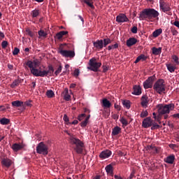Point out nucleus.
Listing matches in <instances>:
<instances>
[{"mask_svg":"<svg viewBox=\"0 0 179 179\" xmlns=\"http://www.w3.org/2000/svg\"><path fill=\"white\" fill-rule=\"evenodd\" d=\"M41 65V61L38 59H34V61H27V66H29L31 73L34 76H48L49 73H54L55 69L52 64L48 65V70H38V67Z\"/></svg>","mask_w":179,"mask_h":179,"instance_id":"1","label":"nucleus"},{"mask_svg":"<svg viewBox=\"0 0 179 179\" xmlns=\"http://www.w3.org/2000/svg\"><path fill=\"white\" fill-rule=\"evenodd\" d=\"M159 13L155 8H145L141 11L139 15L140 20H153V18H157L159 20Z\"/></svg>","mask_w":179,"mask_h":179,"instance_id":"2","label":"nucleus"},{"mask_svg":"<svg viewBox=\"0 0 179 179\" xmlns=\"http://www.w3.org/2000/svg\"><path fill=\"white\" fill-rule=\"evenodd\" d=\"M70 141L75 145L74 150H76V152L77 154H83L85 147L84 142H82V140H80V138H76V136H71Z\"/></svg>","mask_w":179,"mask_h":179,"instance_id":"3","label":"nucleus"},{"mask_svg":"<svg viewBox=\"0 0 179 179\" xmlns=\"http://www.w3.org/2000/svg\"><path fill=\"white\" fill-rule=\"evenodd\" d=\"M159 115H165V113H170L171 110H174V103H169L168 105L159 104L157 106Z\"/></svg>","mask_w":179,"mask_h":179,"instance_id":"4","label":"nucleus"},{"mask_svg":"<svg viewBox=\"0 0 179 179\" xmlns=\"http://www.w3.org/2000/svg\"><path fill=\"white\" fill-rule=\"evenodd\" d=\"M153 89L156 90V92H158V94H162V92H165L166 84L164 78H159V80L155 83Z\"/></svg>","mask_w":179,"mask_h":179,"instance_id":"5","label":"nucleus"},{"mask_svg":"<svg viewBox=\"0 0 179 179\" xmlns=\"http://www.w3.org/2000/svg\"><path fill=\"white\" fill-rule=\"evenodd\" d=\"M101 65L102 63H98L96 57H92V59H90L88 69H91L92 71H99Z\"/></svg>","mask_w":179,"mask_h":179,"instance_id":"6","label":"nucleus"},{"mask_svg":"<svg viewBox=\"0 0 179 179\" xmlns=\"http://www.w3.org/2000/svg\"><path fill=\"white\" fill-rule=\"evenodd\" d=\"M36 152L38 154H43V156H47V154L49 152L48 145L44 143V142H39L38 145H36Z\"/></svg>","mask_w":179,"mask_h":179,"instance_id":"7","label":"nucleus"},{"mask_svg":"<svg viewBox=\"0 0 179 179\" xmlns=\"http://www.w3.org/2000/svg\"><path fill=\"white\" fill-rule=\"evenodd\" d=\"M110 43H112V40H110V38H103V47H108V50H113L114 48H118L119 43H114V45H110Z\"/></svg>","mask_w":179,"mask_h":179,"instance_id":"8","label":"nucleus"},{"mask_svg":"<svg viewBox=\"0 0 179 179\" xmlns=\"http://www.w3.org/2000/svg\"><path fill=\"white\" fill-rule=\"evenodd\" d=\"M59 54L63 55V57H70L73 58L75 57L76 52L75 50H64V48H59Z\"/></svg>","mask_w":179,"mask_h":179,"instance_id":"9","label":"nucleus"},{"mask_svg":"<svg viewBox=\"0 0 179 179\" xmlns=\"http://www.w3.org/2000/svg\"><path fill=\"white\" fill-rule=\"evenodd\" d=\"M78 120H81L80 126L82 128H85L87 126L89 120L90 119V115H87L86 117V114H80L78 117Z\"/></svg>","mask_w":179,"mask_h":179,"instance_id":"10","label":"nucleus"},{"mask_svg":"<svg viewBox=\"0 0 179 179\" xmlns=\"http://www.w3.org/2000/svg\"><path fill=\"white\" fill-rule=\"evenodd\" d=\"M155 78V77H154V76H152V77H148V78H147V80L143 82L144 89H150L152 87Z\"/></svg>","mask_w":179,"mask_h":179,"instance_id":"11","label":"nucleus"},{"mask_svg":"<svg viewBox=\"0 0 179 179\" xmlns=\"http://www.w3.org/2000/svg\"><path fill=\"white\" fill-rule=\"evenodd\" d=\"M159 6H160V10H162V11L166 13V11H170L171 10V6L169 3H166L164 0H160L159 1Z\"/></svg>","mask_w":179,"mask_h":179,"instance_id":"12","label":"nucleus"},{"mask_svg":"<svg viewBox=\"0 0 179 179\" xmlns=\"http://www.w3.org/2000/svg\"><path fill=\"white\" fill-rule=\"evenodd\" d=\"M129 18L127 17V15L125 13H120L116 17V21L119 23H122V22H129Z\"/></svg>","mask_w":179,"mask_h":179,"instance_id":"13","label":"nucleus"},{"mask_svg":"<svg viewBox=\"0 0 179 179\" xmlns=\"http://www.w3.org/2000/svg\"><path fill=\"white\" fill-rule=\"evenodd\" d=\"M152 124H153L152 119H151V117H148V115L146 116V118L144 119V120L143 121V128H150V126L152 128Z\"/></svg>","mask_w":179,"mask_h":179,"instance_id":"14","label":"nucleus"},{"mask_svg":"<svg viewBox=\"0 0 179 179\" xmlns=\"http://www.w3.org/2000/svg\"><path fill=\"white\" fill-rule=\"evenodd\" d=\"M93 45L95 48L101 50L103 48V40H96V41H93Z\"/></svg>","mask_w":179,"mask_h":179,"instance_id":"15","label":"nucleus"},{"mask_svg":"<svg viewBox=\"0 0 179 179\" xmlns=\"http://www.w3.org/2000/svg\"><path fill=\"white\" fill-rule=\"evenodd\" d=\"M111 151H109V150H106V151H102L99 154V157H101V159H106V157H110L111 156Z\"/></svg>","mask_w":179,"mask_h":179,"instance_id":"16","label":"nucleus"},{"mask_svg":"<svg viewBox=\"0 0 179 179\" xmlns=\"http://www.w3.org/2000/svg\"><path fill=\"white\" fill-rule=\"evenodd\" d=\"M12 163V159H9V158H3L1 159V164H3V166H6V168L11 166Z\"/></svg>","mask_w":179,"mask_h":179,"instance_id":"17","label":"nucleus"},{"mask_svg":"<svg viewBox=\"0 0 179 179\" xmlns=\"http://www.w3.org/2000/svg\"><path fill=\"white\" fill-rule=\"evenodd\" d=\"M176 159L175 154H171L170 156H167L166 158L164 159L165 163H169L170 164H172L174 163V161Z\"/></svg>","mask_w":179,"mask_h":179,"instance_id":"18","label":"nucleus"},{"mask_svg":"<svg viewBox=\"0 0 179 179\" xmlns=\"http://www.w3.org/2000/svg\"><path fill=\"white\" fill-rule=\"evenodd\" d=\"M132 94L140 95L142 93L141 85H134Z\"/></svg>","mask_w":179,"mask_h":179,"instance_id":"19","label":"nucleus"},{"mask_svg":"<svg viewBox=\"0 0 179 179\" xmlns=\"http://www.w3.org/2000/svg\"><path fill=\"white\" fill-rule=\"evenodd\" d=\"M138 40L136 38H129V40H127V47H132L133 45H136Z\"/></svg>","mask_w":179,"mask_h":179,"instance_id":"20","label":"nucleus"},{"mask_svg":"<svg viewBox=\"0 0 179 179\" xmlns=\"http://www.w3.org/2000/svg\"><path fill=\"white\" fill-rule=\"evenodd\" d=\"M23 143H13L12 149L15 150V152H17V150H21V149H23Z\"/></svg>","mask_w":179,"mask_h":179,"instance_id":"21","label":"nucleus"},{"mask_svg":"<svg viewBox=\"0 0 179 179\" xmlns=\"http://www.w3.org/2000/svg\"><path fill=\"white\" fill-rule=\"evenodd\" d=\"M152 50L154 55H159V54H162V47H159L158 48L157 47H152Z\"/></svg>","mask_w":179,"mask_h":179,"instance_id":"22","label":"nucleus"},{"mask_svg":"<svg viewBox=\"0 0 179 179\" xmlns=\"http://www.w3.org/2000/svg\"><path fill=\"white\" fill-rule=\"evenodd\" d=\"M121 128L120 126H115V128L112 129V135L115 136L116 135H119L120 133H121Z\"/></svg>","mask_w":179,"mask_h":179,"instance_id":"23","label":"nucleus"},{"mask_svg":"<svg viewBox=\"0 0 179 179\" xmlns=\"http://www.w3.org/2000/svg\"><path fill=\"white\" fill-rule=\"evenodd\" d=\"M102 105L103 106H105L106 108H110L111 103L109 101V99L104 98L102 101Z\"/></svg>","mask_w":179,"mask_h":179,"instance_id":"24","label":"nucleus"},{"mask_svg":"<svg viewBox=\"0 0 179 179\" xmlns=\"http://www.w3.org/2000/svg\"><path fill=\"white\" fill-rule=\"evenodd\" d=\"M106 170L107 171V173H109V176H113V166L112 164H109V165H107L106 166Z\"/></svg>","mask_w":179,"mask_h":179,"instance_id":"25","label":"nucleus"},{"mask_svg":"<svg viewBox=\"0 0 179 179\" xmlns=\"http://www.w3.org/2000/svg\"><path fill=\"white\" fill-rule=\"evenodd\" d=\"M148 103H149V99L148 96H142V98H141L142 106H148Z\"/></svg>","mask_w":179,"mask_h":179,"instance_id":"26","label":"nucleus"},{"mask_svg":"<svg viewBox=\"0 0 179 179\" xmlns=\"http://www.w3.org/2000/svg\"><path fill=\"white\" fill-rule=\"evenodd\" d=\"M163 32V29L162 28H159V29H156L155 31H153L152 36H154L155 38H157L158 36L162 34Z\"/></svg>","mask_w":179,"mask_h":179,"instance_id":"27","label":"nucleus"},{"mask_svg":"<svg viewBox=\"0 0 179 179\" xmlns=\"http://www.w3.org/2000/svg\"><path fill=\"white\" fill-rule=\"evenodd\" d=\"M71 99V94H69L68 89L66 90L65 94L64 95V99L66 100V101H70V99Z\"/></svg>","mask_w":179,"mask_h":179,"instance_id":"28","label":"nucleus"},{"mask_svg":"<svg viewBox=\"0 0 179 179\" xmlns=\"http://www.w3.org/2000/svg\"><path fill=\"white\" fill-rule=\"evenodd\" d=\"M141 59H143V61H145V59H147L146 55H145L144 54L138 55V57L136 59V64H137V62H139V61H141Z\"/></svg>","mask_w":179,"mask_h":179,"instance_id":"29","label":"nucleus"},{"mask_svg":"<svg viewBox=\"0 0 179 179\" xmlns=\"http://www.w3.org/2000/svg\"><path fill=\"white\" fill-rule=\"evenodd\" d=\"M23 101H20V99H16L15 101H12L13 106H22Z\"/></svg>","mask_w":179,"mask_h":179,"instance_id":"30","label":"nucleus"},{"mask_svg":"<svg viewBox=\"0 0 179 179\" xmlns=\"http://www.w3.org/2000/svg\"><path fill=\"white\" fill-rule=\"evenodd\" d=\"M38 34L41 38H47L48 33H46V31H43V29H40V31H38Z\"/></svg>","mask_w":179,"mask_h":179,"instance_id":"31","label":"nucleus"},{"mask_svg":"<svg viewBox=\"0 0 179 179\" xmlns=\"http://www.w3.org/2000/svg\"><path fill=\"white\" fill-rule=\"evenodd\" d=\"M148 149L149 150H152V152L156 154L159 152V150L157 149V147L153 146V145H148Z\"/></svg>","mask_w":179,"mask_h":179,"instance_id":"32","label":"nucleus"},{"mask_svg":"<svg viewBox=\"0 0 179 179\" xmlns=\"http://www.w3.org/2000/svg\"><path fill=\"white\" fill-rule=\"evenodd\" d=\"M46 96H48V98H53L55 96L54 91H52V89H49L48 91L46 92Z\"/></svg>","mask_w":179,"mask_h":179,"instance_id":"33","label":"nucleus"},{"mask_svg":"<svg viewBox=\"0 0 179 179\" xmlns=\"http://www.w3.org/2000/svg\"><path fill=\"white\" fill-rule=\"evenodd\" d=\"M166 68L171 73H173L176 70V66H173V64H166Z\"/></svg>","mask_w":179,"mask_h":179,"instance_id":"34","label":"nucleus"},{"mask_svg":"<svg viewBox=\"0 0 179 179\" xmlns=\"http://www.w3.org/2000/svg\"><path fill=\"white\" fill-rule=\"evenodd\" d=\"M122 105L126 107V108H131V101L127 99V101H122Z\"/></svg>","mask_w":179,"mask_h":179,"instance_id":"35","label":"nucleus"},{"mask_svg":"<svg viewBox=\"0 0 179 179\" xmlns=\"http://www.w3.org/2000/svg\"><path fill=\"white\" fill-rule=\"evenodd\" d=\"M31 15L33 17H38V15H40L39 10H32Z\"/></svg>","mask_w":179,"mask_h":179,"instance_id":"36","label":"nucleus"},{"mask_svg":"<svg viewBox=\"0 0 179 179\" xmlns=\"http://www.w3.org/2000/svg\"><path fill=\"white\" fill-rule=\"evenodd\" d=\"M1 124H9L10 119H7L6 117H3L2 119H0Z\"/></svg>","mask_w":179,"mask_h":179,"instance_id":"37","label":"nucleus"},{"mask_svg":"<svg viewBox=\"0 0 179 179\" xmlns=\"http://www.w3.org/2000/svg\"><path fill=\"white\" fill-rule=\"evenodd\" d=\"M62 71V64H60L59 66V68H57V70H56L55 71V75H56V76H57L58 75H59V73H61Z\"/></svg>","mask_w":179,"mask_h":179,"instance_id":"38","label":"nucleus"},{"mask_svg":"<svg viewBox=\"0 0 179 179\" xmlns=\"http://www.w3.org/2000/svg\"><path fill=\"white\" fill-rule=\"evenodd\" d=\"M63 119L64 120V122H66V124H71V122H70L69 121V117L67 114H64Z\"/></svg>","mask_w":179,"mask_h":179,"instance_id":"39","label":"nucleus"},{"mask_svg":"<svg viewBox=\"0 0 179 179\" xmlns=\"http://www.w3.org/2000/svg\"><path fill=\"white\" fill-rule=\"evenodd\" d=\"M120 122H122V124H123V126H127V124H128V121L124 117H121Z\"/></svg>","mask_w":179,"mask_h":179,"instance_id":"40","label":"nucleus"},{"mask_svg":"<svg viewBox=\"0 0 179 179\" xmlns=\"http://www.w3.org/2000/svg\"><path fill=\"white\" fill-rule=\"evenodd\" d=\"M131 32H133L134 34H136L138 32V27L137 25H134L133 27H131Z\"/></svg>","mask_w":179,"mask_h":179,"instance_id":"41","label":"nucleus"},{"mask_svg":"<svg viewBox=\"0 0 179 179\" xmlns=\"http://www.w3.org/2000/svg\"><path fill=\"white\" fill-rule=\"evenodd\" d=\"M19 83H20L19 80H14L12 83L10 87H13V88L16 87L17 85H19Z\"/></svg>","mask_w":179,"mask_h":179,"instance_id":"42","label":"nucleus"},{"mask_svg":"<svg viewBox=\"0 0 179 179\" xmlns=\"http://www.w3.org/2000/svg\"><path fill=\"white\" fill-rule=\"evenodd\" d=\"M172 58L173 59L174 62H176V64H179V57L178 55H173Z\"/></svg>","mask_w":179,"mask_h":179,"instance_id":"43","label":"nucleus"},{"mask_svg":"<svg viewBox=\"0 0 179 179\" xmlns=\"http://www.w3.org/2000/svg\"><path fill=\"white\" fill-rule=\"evenodd\" d=\"M152 116L154 117V119H155V120H158L159 123L161 122L159 115H157L156 112H153Z\"/></svg>","mask_w":179,"mask_h":179,"instance_id":"44","label":"nucleus"},{"mask_svg":"<svg viewBox=\"0 0 179 179\" xmlns=\"http://www.w3.org/2000/svg\"><path fill=\"white\" fill-rule=\"evenodd\" d=\"M27 34L29 36H31V38H34V33H33V31H31V29H26Z\"/></svg>","mask_w":179,"mask_h":179,"instance_id":"45","label":"nucleus"},{"mask_svg":"<svg viewBox=\"0 0 179 179\" xmlns=\"http://www.w3.org/2000/svg\"><path fill=\"white\" fill-rule=\"evenodd\" d=\"M19 52H20V48H18L17 47H15L14 48V50H13V55H17V54H19Z\"/></svg>","mask_w":179,"mask_h":179,"instance_id":"46","label":"nucleus"},{"mask_svg":"<svg viewBox=\"0 0 179 179\" xmlns=\"http://www.w3.org/2000/svg\"><path fill=\"white\" fill-rule=\"evenodd\" d=\"M159 128H160L159 124H157V123H155V124H153V122H152L151 129H159Z\"/></svg>","mask_w":179,"mask_h":179,"instance_id":"47","label":"nucleus"},{"mask_svg":"<svg viewBox=\"0 0 179 179\" xmlns=\"http://www.w3.org/2000/svg\"><path fill=\"white\" fill-rule=\"evenodd\" d=\"M8 41H2V43H1V47H2V48H6V47H8Z\"/></svg>","mask_w":179,"mask_h":179,"instance_id":"48","label":"nucleus"},{"mask_svg":"<svg viewBox=\"0 0 179 179\" xmlns=\"http://www.w3.org/2000/svg\"><path fill=\"white\" fill-rule=\"evenodd\" d=\"M147 115H148V110H143V111L141 112V117H145V119L147 118Z\"/></svg>","mask_w":179,"mask_h":179,"instance_id":"49","label":"nucleus"},{"mask_svg":"<svg viewBox=\"0 0 179 179\" xmlns=\"http://www.w3.org/2000/svg\"><path fill=\"white\" fill-rule=\"evenodd\" d=\"M80 73V71L79 69L77 68V69H76V70H74L73 75H74V76H76V78H77V76H79Z\"/></svg>","mask_w":179,"mask_h":179,"instance_id":"50","label":"nucleus"},{"mask_svg":"<svg viewBox=\"0 0 179 179\" xmlns=\"http://www.w3.org/2000/svg\"><path fill=\"white\" fill-rule=\"evenodd\" d=\"M171 31L172 32V34L173 36H176L177 34H178V31H177V29H173V28H171Z\"/></svg>","mask_w":179,"mask_h":179,"instance_id":"51","label":"nucleus"},{"mask_svg":"<svg viewBox=\"0 0 179 179\" xmlns=\"http://www.w3.org/2000/svg\"><path fill=\"white\" fill-rule=\"evenodd\" d=\"M56 36L57 39H61L62 38V31H60L59 33H57Z\"/></svg>","mask_w":179,"mask_h":179,"instance_id":"52","label":"nucleus"},{"mask_svg":"<svg viewBox=\"0 0 179 179\" xmlns=\"http://www.w3.org/2000/svg\"><path fill=\"white\" fill-rule=\"evenodd\" d=\"M134 177H135V170H133L132 172L130 173L129 179H134Z\"/></svg>","mask_w":179,"mask_h":179,"instance_id":"53","label":"nucleus"},{"mask_svg":"<svg viewBox=\"0 0 179 179\" xmlns=\"http://www.w3.org/2000/svg\"><path fill=\"white\" fill-rule=\"evenodd\" d=\"M102 68H103V73H106V72L108 71V69H109L108 66H106V65H103V66H102Z\"/></svg>","mask_w":179,"mask_h":179,"instance_id":"54","label":"nucleus"},{"mask_svg":"<svg viewBox=\"0 0 179 179\" xmlns=\"http://www.w3.org/2000/svg\"><path fill=\"white\" fill-rule=\"evenodd\" d=\"M115 108L117 110H121V106L120 105H118L117 103H115Z\"/></svg>","mask_w":179,"mask_h":179,"instance_id":"55","label":"nucleus"},{"mask_svg":"<svg viewBox=\"0 0 179 179\" xmlns=\"http://www.w3.org/2000/svg\"><path fill=\"white\" fill-rule=\"evenodd\" d=\"M3 110H6V106L4 105H1L0 106V112L3 111Z\"/></svg>","mask_w":179,"mask_h":179,"instance_id":"56","label":"nucleus"},{"mask_svg":"<svg viewBox=\"0 0 179 179\" xmlns=\"http://www.w3.org/2000/svg\"><path fill=\"white\" fill-rule=\"evenodd\" d=\"M113 118L115 120H117L119 119V115L118 114H113V115H112Z\"/></svg>","mask_w":179,"mask_h":179,"instance_id":"57","label":"nucleus"},{"mask_svg":"<svg viewBox=\"0 0 179 179\" xmlns=\"http://www.w3.org/2000/svg\"><path fill=\"white\" fill-rule=\"evenodd\" d=\"M68 34H69V31H62V38H63V36Z\"/></svg>","mask_w":179,"mask_h":179,"instance_id":"58","label":"nucleus"},{"mask_svg":"<svg viewBox=\"0 0 179 179\" xmlns=\"http://www.w3.org/2000/svg\"><path fill=\"white\" fill-rule=\"evenodd\" d=\"M173 24L176 26V27H179V20H175Z\"/></svg>","mask_w":179,"mask_h":179,"instance_id":"59","label":"nucleus"},{"mask_svg":"<svg viewBox=\"0 0 179 179\" xmlns=\"http://www.w3.org/2000/svg\"><path fill=\"white\" fill-rule=\"evenodd\" d=\"M24 105L27 106H31V101H25Z\"/></svg>","mask_w":179,"mask_h":179,"instance_id":"60","label":"nucleus"},{"mask_svg":"<svg viewBox=\"0 0 179 179\" xmlns=\"http://www.w3.org/2000/svg\"><path fill=\"white\" fill-rule=\"evenodd\" d=\"M8 68L9 69H13V64H8Z\"/></svg>","mask_w":179,"mask_h":179,"instance_id":"61","label":"nucleus"},{"mask_svg":"<svg viewBox=\"0 0 179 179\" xmlns=\"http://www.w3.org/2000/svg\"><path fill=\"white\" fill-rule=\"evenodd\" d=\"M70 87L74 89L75 87H76V84H71Z\"/></svg>","mask_w":179,"mask_h":179,"instance_id":"62","label":"nucleus"},{"mask_svg":"<svg viewBox=\"0 0 179 179\" xmlns=\"http://www.w3.org/2000/svg\"><path fill=\"white\" fill-rule=\"evenodd\" d=\"M71 124H78V121L77 119H75L74 121H73L72 122H71Z\"/></svg>","mask_w":179,"mask_h":179,"instance_id":"63","label":"nucleus"},{"mask_svg":"<svg viewBox=\"0 0 179 179\" xmlns=\"http://www.w3.org/2000/svg\"><path fill=\"white\" fill-rule=\"evenodd\" d=\"M115 179H122V177L121 176H115Z\"/></svg>","mask_w":179,"mask_h":179,"instance_id":"64","label":"nucleus"}]
</instances>
